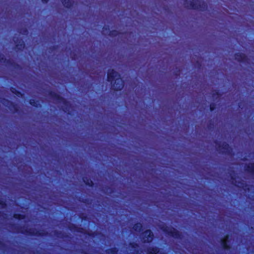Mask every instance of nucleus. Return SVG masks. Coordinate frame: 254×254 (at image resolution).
Segmentation results:
<instances>
[{
  "instance_id": "f257e3e1",
  "label": "nucleus",
  "mask_w": 254,
  "mask_h": 254,
  "mask_svg": "<svg viewBox=\"0 0 254 254\" xmlns=\"http://www.w3.org/2000/svg\"><path fill=\"white\" fill-rule=\"evenodd\" d=\"M108 80L112 82L115 80L112 88L115 90H120L124 87V82L120 78V75L114 70H109L108 73Z\"/></svg>"
},
{
  "instance_id": "f03ea898",
  "label": "nucleus",
  "mask_w": 254,
  "mask_h": 254,
  "mask_svg": "<svg viewBox=\"0 0 254 254\" xmlns=\"http://www.w3.org/2000/svg\"><path fill=\"white\" fill-rule=\"evenodd\" d=\"M162 230L167 233L169 235L172 236L176 238H179L180 237V234L179 232L175 229L168 227L166 226H163L162 227Z\"/></svg>"
},
{
  "instance_id": "7ed1b4c3",
  "label": "nucleus",
  "mask_w": 254,
  "mask_h": 254,
  "mask_svg": "<svg viewBox=\"0 0 254 254\" xmlns=\"http://www.w3.org/2000/svg\"><path fill=\"white\" fill-rule=\"evenodd\" d=\"M185 4L189 8L199 9L201 10L200 6L198 5L197 2L194 0H186Z\"/></svg>"
},
{
  "instance_id": "20e7f679",
  "label": "nucleus",
  "mask_w": 254,
  "mask_h": 254,
  "mask_svg": "<svg viewBox=\"0 0 254 254\" xmlns=\"http://www.w3.org/2000/svg\"><path fill=\"white\" fill-rule=\"evenodd\" d=\"M153 235L152 232L149 230H146L142 234V239L144 242H150L153 240Z\"/></svg>"
},
{
  "instance_id": "39448f33",
  "label": "nucleus",
  "mask_w": 254,
  "mask_h": 254,
  "mask_svg": "<svg viewBox=\"0 0 254 254\" xmlns=\"http://www.w3.org/2000/svg\"><path fill=\"white\" fill-rule=\"evenodd\" d=\"M145 252L146 254H165L161 253L156 248H149Z\"/></svg>"
},
{
  "instance_id": "423d86ee",
  "label": "nucleus",
  "mask_w": 254,
  "mask_h": 254,
  "mask_svg": "<svg viewBox=\"0 0 254 254\" xmlns=\"http://www.w3.org/2000/svg\"><path fill=\"white\" fill-rule=\"evenodd\" d=\"M229 236L226 235L225 238L221 240V245L223 248L225 249H228L229 248V246L227 245V241L228 240Z\"/></svg>"
},
{
  "instance_id": "0eeeda50",
  "label": "nucleus",
  "mask_w": 254,
  "mask_h": 254,
  "mask_svg": "<svg viewBox=\"0 0 254 254\" xmlns=\"http://www.w3.org/2000/svg\"><path fill=\"white\" fill-rule=\"evenodd\" d=\"M245 55L242 54H238L235 55V59L239 61L243 62L245 60Z\"/></svg>"
},
{
  "instance_id": "6e6552de",
  "label": "nucleus",
  "mask_w": 254,
  "mask_h": 254,
  "mask_svg": "<svg viewBox=\"0 0 254 254\" xmlns=\"http://www.w3.org/2000/svg\"><path fill=\"white\" fill-rule=\"evenodd\" d=\"M246 170L254 174V164H250L247 167Z\"/></svg>"
},
{
  "instance_id": "1a4fd4ad",
  "label": "nucleus",
  "mask_w": 254,
  "mask_h": 254,
  "mask_svg": "<svg viewBox=\"0 0 254 254\" xmlns=\"http://www.w3.org/2000/svg\"><path fill=\"white\" fill-rule=\"evenodd\" d=\"M142 228V225L140 223H137L133 226V229L136 231H140Z\"/></svg>"
},
{
  "instance_id": "9d476101",
  "label": "nucleus",
  "mask_w": 254,
  "mask_h": 254,
  "mask_svg": "<svg viewBox=\"0 0 254 254\" xmlns=\"http://www.w3.org/2000/svg\"><path fill=\"white\" fill-rule=\"evenodd\" d=\"M62 2L64 6L69 7L71 5V2L70 0H62Z\"/></svg>"
},
{
  "instance_id": "9b49d317",
  "label": "nucleus",
  "mask_w": 254,
  "mask_h": 254,
  "mask_svg": "<svg viewBox=\"0 0 254 254\" xmlns=\"http://www.w3.org/2000/svg\"><path fill=\"white\" fill-rule=\"evenodd\" d=\"M83 181L87 185H88L89 186H92L93 185L92 181L90 180H88L86 178H84Z\"/></svg>"
},
{
  "instance_id": "f8f14e48",
  "label": "nucleus",
  "mask_w": 254,
  "mask_h": 254,
  "mask_svg": "<svg viewBox=\"0 0 254 254\" xmlns=\"http://www.w3.org/2000/svg\"><path fill=\"white\" fill-rule=\"evenodd\" d=\"M14 217L16 219H22L24 218L25 216L24 215H22V214H15L14 215Z\"/></svg>"
},
{
  "instance_id": "ddd939ff",
  "label": "nucleus",
  "mask_w": 254,
  "mask_h": 254,
  "mask_svg": "<svg viewBox=\"0 0 254 254\" xmlns=\"http://www.w3.org/2000/svg\"><path fill=\"white\" fill-rule=\"evenodd\" d=\"M30 103L34 106H37V104L34 100H30Z\"/></svg>"
},
{
  "instance_id": "4468645a",
  "label": "nucleus",
  "mask_w": 254,
  "mask_h": 254,
  "mask_svg": "<svg viewBox=\"0 0 254 254\" xmlns=\"http://www.w3.org/2000/svg\"><path fill=\"white\" fill-rule=\"evenodd\" d=\"M109 252H111L113 254H117V251L115 249V250H110L108 251V253H109Z\"/></svg>"
},
{
  "instance_id": "2eb2a0df",
  "label": "nucleus",
  "mask_w": 254,
  "mask_h": 254,
  "mask_svg": "<svg viewBox=\"0 0 254 254\" xmlns=\"http://www.w3.org/2000/svg\"><path fill=\"white\" fill-rule=\"evenodd\" d=\"M210 108L211 111H213L214 109V108L212 105H210Z\"/></svg>"
},
{
  "instance_id": "dca6fc26",
  "label": "nucleus",
  "mask_w": 254,
  "mask_h": 254,
  "mask_svg": "<svg viewBox=\"0 0 254 254\" xmlns=\"http://www.w3.org/2000/svg\"><path fill=\"white\" fill-rule=\"evenodd\" d=\"M132 247L134 249H136V248H138V246L137 245H134L132 246Z\"/></svg>"
},
{
  "instance_id": "f3484780",
  "label": "nucleus",
  "mask_w": 254,
  "mask_h": 254,
  "mask_svg": "<svg viewBox=\"0 0 254 254\" xmlns=\"http://www.w3.org/2000/svg\"><path fill=\"white\" fill-rule=\"evenodd\" d=\"M49 0H42L43 3H47Z\"/></svg>"
},
{
  "instance_id": "a211bd4d",
  "label": "nucleus",
  "mask_w": 254,
  "mask_h": 254,
  "mask_svg": "<svg viewBox=\"0 0 254 254\" xmlns=\"http://www.w3.org/2000/svg\"><path fill=\"white\" fill-rule=\"evenodd\" d=\"M225 146L226 147H228V145L226 144V145H225Z\"/></svg>"
},
{
  "instance_id": "6ab92c4d",
  "label": "nucleus",
  "mask_w": 254,
  "mask_h": 254,
  "mask_svg": "<svg viewBox=\"0 0 254 254\" xmlns=\"http://www.w3.org/2000/svg\"><path fill=\"white\" fill-rule=\"evenodd\" d=\"M18 94H20V93L19 92H18V94H17V95H18Z\"/></svg>"
}]
</instances>
